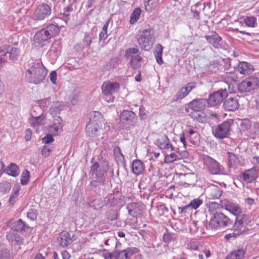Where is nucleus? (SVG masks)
<instances>
[{
    "instance_id": "nucleus-8",
    "label": "nucleus",
    "mask_w": 259,
    "mask_h": 259,
    "mask_svg": "<svg viewBox=\"0 0 259 259\" xmlns=\"http://www.w3.org/2000/svg\"><path fill=\"white\" fill-rule=\"evenodd\" d=\"M203 164L206 167L208 171L212 175H218L221 173V168L219 163L208 155L203 157Z\"/></svg>"
},
{
    "instance_id": "nucleus-48",
    "label": "nucleus",
    "mask_w": 259,
    "mask_h": 259,
    "mask_svg": "<svg viewBox=\"0 0 259 259\" xmlns=\"http://www.w3.org/2000/svg\"><path fill=\"white\" fill-rule=\"evenodd\" d=\"M203 201L199 198L193 200L189 204L188 206L192 208L197 209L202 203Z\"/></svg>"
},
{
    "instance_id": "nucleus-36",
    "label": "nucleus",
    "mask_w": 259,
    "mask_h": 259,
    "mask_svg": "<svg viewBox=\"0 0 259 259\" xmlns=\"http://www.w3.org/2000/svg\"><path fill=\"white\" fill-rule=\"evenodd\" d=\"M141 14V10L139 8H137L134 10L130 16V23L135 24L139 20Z\"/></svg>"
},
{
    "instance_id": "nucleus-46",
    "label": "nucleus",
    "mask_w": 259,
    "mask_h": 259,
    "mask_svg": "<svg viewBox=\"0 0 259 259\" xmlns=\"http://www.w3.org/2000/svg\"><path fill=\"white\" fill-rule=\"evenodd\" d=\"M9 54L10 59L12 61H15L17 60L19 54V50L17 48H13L12 46H11V49H10Z\"/></svg>"
},
{
    "instance_id": "nucleus-24",
    "label": "nucleus",
    "mask_w": 259,
    "mask_h": 259,
    "mask_svg": "<svg viewBox=\"0 0 259 259\" xmlns=\"http://www.w3.org/2000/svg\"><path fill=\"white\" fill-rule=\"evenodd\" d=\"M61 246L66 247L72 242V237L68 232H63L58 238Z\"/></svg>"
},
{
    "instance_id": "nucleus-44",
    "label": "nucleus",
    "mask_w": 259,
    "mask_h": 259,
    "mask_svg": "<svg viewBox=\"0 0 259 259\" xmlns=\"http://www.w3.org/2000/svg\"><path fill=\"white\" fill-rule=\"evenodd\" d=\"M180 157L178 155L175 153H171L169 155H167L165 156V162L166 163H171L177 159H180Z\"/></svg>"
},
{
    "instance_id": "nucleus-25",
    "label": "nucleus",
    "mask_w": 259,
    "mask_h": 259,
    "mask_svg": "<svg viewBox=\"0 0 259 259\" xmlns=\"http://www.w3.org/2000/svg\"><path fill=\"white\" fill-rule=\"evenodd\" d=\"M46 117L44 114L37 117H32L29 119V123L32 127H37L46 124Z\"/></svg>"
},
{
    "instance_id": "nucleus-39",
    "label": "nucleus",
    "mask_w": 259,
    "mask_h": 259,
    "mask_svg": "<svg viewBox=\"0 0 259 259\" xmlns=\"http://www.w3.org/2000/svg\"><path fill=\"white\" fill-rule=\"evenodd\" d=\"M7 239L10 242L16 241L17 243H21L22 239L14 232H10L7 235Z\"/></svg>"
},
{
    "instance_id": "nucleus-34",
    "label": "nucleus",
    "mask_w": 259,
    "mask_h": 259,
    "mask_svg": "<svg viewBox=\"0 0 259 259\" xmlns=\"http://www.w3.org/2000/svg\"><path fill=\"white\" fill-rule=\"evenodd\" d=\"M120 62V60L117 58L111 59L104 66V68L105 70H110L117 67Z\"/></svg>"
},
{
    "instance_id": "nucleus-40",
    "label": "nucleus",
    "mask_w": 259,
    "mask_h": 259,
    "mask_svg": "<svg viewBox=\"0 0 259 259\" xmlns=\"http://www.w3.org/2000/svg\"><path fill=\"white\" fill-rule=\"evenodd\" d=\"M244 21L248 27H254L257 24L256 18L254 16L247 17L244 19Z\"/></svg>"
},
{
    "instance_id": "nucleus-1",
    "label": "nucleus",
    "mask_w": 259,
    "mask_h": 259,
    "mask_svg": "<svg viewBox=\"0 0 259 259\" xmlns=\"http://www.w3.org/2000/svg\"><path fill=\"white\" fill-rule=\"evenodd\" d=\"M24 67L26 70V80L30 83L40 84L44 81L48 73V70L42 63L33 59L25 63Z\"/></svg>"
},
{
    "instance_id": "nucleus-31",
    "label": "nucleus",
    "mask_w": 259,
    "mask_h": 259,
    "mask_svg": "<svg viewBox=\"0 0 259 259\" xmlns=\"http://www.w3.org/2000/svg\"><path fill=\"white\" fill-rule=\"evenodd\" d=\"M245 252L243 249L234 250L229 253L226 259H241L244 255Z\"/></svg>"
},
{
    "instance_id": "nucleus-18",
    "label": "nucleus",
    "mask_w": 259,
    "mask_h": 259,
    "mask_svg": "<svg viewBox=\"0 0 259 259\" xmlns=\"http://www.w3.org/2000/svg\"><path fill=\"white\" fill-rule=\"evenodd\" d=\"M258 177L257 170L255 167L246 170L242 174L241 178L247 183H251Z\"/></svg>"
},
{
    "instance_id": "nucleus-61",
    "label": "nucleus",
    "mask_w": 259,
    "mask_h": 259,
    "mask_svg": "<svg viewBox=\"0 0 259 259\" xmlns=\"http://www.w3.org/2000/svg\"><path fill=\"white\" fill-rule=\"evenodd\" d=\"M114 154L116 156H118L120 155L121 157L124 159V156L122 153H121V151L120 148L118 146L115 147L113 149Z\"/></svg>"
},
{
    "instance_id": "nucleus-58",
    "label": "nucleus",
    "mask_w": 259,
    "mask_h": 259,
    "mask_svg": "<svg viewBox=\"0 0 259 259\" xmlns=\"http://www.w3.org/2000/svg\"><path fill=\"white\" fill-rule=\"evenodd\" d=\"M57 73L55 71H53L50 73V78L52 82L56 84L57 83Z\"/></svg>"
},
{
    "instance_id": "nucleus-56",
    "label": "nucleus",
    "mask_w": 259,
    "mask_h": 259,
    "mask_svg": "<svg viewBox=\"0 0 259 259\" xmlns=\"http://www.w3.org/2000/svg\"><path fill=\"white\" fill-rule=\"evenodd\" d=\"M54 139L52 135H47L45 137L42 139V142L45 144H49L54 141Z\"/></svg>"
},
{
    "instance_id": "nucleus-47",
    "label": "nucleus",
    "mask_w": 259,
    "mask_h": 259,
    "mask_svg": "<svg viewBox=\"0 0 259 259\" xmlns=\"http://www.w3.org/2000/svg\"><path fill=\"white\" fill-rule=\"evenodd\" d=\"M92 42V37L88 33H85L82 40V48L89 47Z\"/></svg>"
},
{
    "instance_id": "nucleus-6",
    "label": "nucleus",
    "mask_w": 259,
    "mask_h": 259,
    "mask_svg": "<svg viewBox=\"0 0 259 259\" xmlns=\"http://www.w3.org/2000/svg\"><path fill=\"white\" fill-rule=\"evenodd\" d=\"M60 32L58 25L51 24L36 33V36L41 41H46L57 35Z\"/></svg>"
},
{
    "instance_id": "nucleus-22",
    "label": "nucleus",
    "mask_w": 259,
    "mask_h": 259,
    "mask_svg": "<svg viewBox=\"0 0 259 259\" xmlns=\"http://www.w3.org/2000/svg\"><path fill=\"white\" fill-rule=\"evenodd\" d=\"M244 217L243 215H238L236 217L235 223L233 226V230L236 233H239V235L244 233L242 229L244 226Z\"/></svg>"
},
{
    "instance_id": "nucleus-52",
    "label": "nucleus",
    "mask_w": 259,
    "mask_h": 259,
    "mask_svg": "<svg viewBox=\"0 0 259 259\" xmlns=\"http://www.w3.org/2000/svg\"><path fill=\"white\" fill-rule=\"evenodd\" d=\"M52 150L51 148H49L48 146H44L41 150V153L42 155L47 157L50 156L51 153L52 152Z\"/></svg>"
},
{
    "instance_id": "nucleus-5",
    "label": "nucleus",
    "mask_w": 259,
    "mask_h": 259,
    "mask_svg": "<svg viewBox=\"0 0 259 259\" xmlns=\"http://www.w3.org/2000/svg\"><path fill=\"white\" fill-rule=\"evenodd\" d=\"M259 87V78L251 76L242 80L238 85V90L240 93H250Z\"/></svg>"
},
{
    "instance_id": "nucleus-17",
    "label": "nucleus",
    "mask_w": 259,
    "mask_h": 259,
    "mask_svg": "<svg viewBox=\"0 0 259 259\" xmlns=\"http://www.w3.org/2000/svg\"><path fill=\"white\" fill-rule=\"evenodd\" d=\"M224 108L228 111H233L237 109L239 106L237 98H229L226 100L223 104Z\"/></svg>"
},
{
    "instance_id": "nucleus-51",
    "label": "nucleus",
    "mask_w": 259,
    "mask_h": 259,
    "mask_svg": "<svg viewBox=\"0 0 259 259\" xmlns=\"http://www.w3.org/2000/svg\"><path fill=\"white\" fill-rule=\"evenodd\" d=\"M117 215V212L115 210H110L106 214L107 219L111 221L116 220Z\"/></svg>"
},
{
    "instance_id": "nucleus-62",
    "label": "nucleus",
    "mask_w": 259,
    "mask_h": 259,
    "mask_svg": "<svg viewBox=\"0 0 259 259\" xmlns=\"http://www.w3.org/2000/svg\"><path fill=\"white\" fill-rule=\"evenodd\" d=\"M240 125L242 127L247 129L250 126L249 120L247 119H244L242 120Z\"/></svg>"
},
{
    "instance_id": "nucleus-11",
    "label": "nucleus",
    "mask_w": 259,
    "mask_h": 259,
    "mask_svg": "<svg viewBox=\"0 0 259 259\" xmlns=\"http://www.w3.org/2000/svg\"><path fill=\"white\" fill-rule=\"evenodd\" d=\"M120 84L117 82L106 81L103 83L101 86L102 93L105 96H111L118 92Z\"/></svg>"
},
{
    "instance_id": "nucleus-28",
    "label": "nucleus",
    "mask_w": 259,
    "mask_h": 259,
    "mask_svg": "<svg viewBox=\"0 0 259 259\" xmlns=\"http://www.w3.org/2000/svg\"><path fill=\"white\" fill-rule=\"evenodd\" d=\"M135 253V248H127L121 251H117L118 259H129Z\"/></svg>"
},
{
    "instance_id": "nucleus-41",
    "label": "nucleus",
    "mask_w": 259,
    "mask_h": 259,
    "mask_svg": "<svg viewBox=\"0 0 259 259\" xmlns=\"http://www.w3.org/2000/svg\"><path fill=\"white\" fill-rule=\"evenodd\" d=\"M139 53V50L137 48H131L127 49L125 51V56L127 58H131V59L135 57V55Z\"/></svg>"
},
{
    "instance_id": "nucleus-23",
    "label": "nucleus",
    "mask_w": 259,
    "mask_h": 259,
    "mask_svg": "<svg viewBox=\"0 0 259 259\" xmlns=\"http://www.w3.org/2000/svg\"><path fill=\"white\" fill-rule=\"evenodd\" d=\"M225 209L230 211L231 213L235 215H239L241 212V209L238 204L231 202H227L224 203L223 206Z\"/></svg>"
},
{
    "instance_id": "nucleus-27",
    "label": "nucleus",
    "mask_w": 259,
    "mask_h": 259,
    "mask_svg": "<svg viewBox=\"0 0 259 259\" xmlns=\"http://www.w3.org/2000/svg\"><path fill=\"white\" fill-rule=\"evenodd\" d=\"M190 115L193 119L199 122L205 123L207 121L206 115L202 110L192 111Z\"/></svg>"
},
{
    "instance_id": "nucleus-4",
    "label": "nucleus",
    "mask_w": 259,
    "mask_h": 259,
    "mask_svg": "<svg viewBox=\"0 0 259 259\" xmlns=\"http://www.w3.org/2000/svg\"><path fill=\"white\" fill-rule=\"evenodd\" d=\"M232 221L226 215L222 212H215L211 218L209 227L211 229H217L219 228H225L231 225Z\"/></svg>"
},
{
    "instance_id": "nucleus-20",
    "label": "nucleus",
    "mask_w": 259,
    "mask_h": 259,
    "mask_svg": "<svg viewBox=\"0 0 259 259\" xmlns=\"http://www.w3.org/2000/svg\"><path fill=\"white\" fill-rule=\"evenodd\" d=\"M222 194V190L217 186L212 185L207 188V195L209 199H218Z\"/></svg>"
},
{
    "instance_id": "nucleus-63",
    "label": "nucleus",
    "mask_w": 259,
    "mask_h": 259,
    "mask_svg": "<svg viewBox=\"0 0 259 259\" xmlns=\"http://www.w3.org/2000/svg\"><path fill=\"white\" fill-rule=\"evenodd\" d=\"M25 139L26 141H29L30 140L32 135V131L30 128H27L25 131Z\"/></svg>"
},
{
    "instance_id": "nucleus-14",
    "label": "nucleus",
    "mask_w": 259,
    "mask_h": 259,
    "mask_svg": "<svg viewBox=\"0 0 259 259\" xmlns=\"http://www.w3.org/2000/svg\"><path fill=\"white\" fill-rule=\"evenodd\" d=\"M197 83L195 82H190L188 83L186 86L182 88L176 95L177 99H181L188 95L189 93L193 89L196 88Z\"/></svg>"
},
{
    "instance_id": "nucleus-30",
    "label": "nucleus",
    "mask_w": 259,
    "mask_h": 259,
    "mask_svg": "<svg viewBox=\"0 0 259 259\" xmlns=\"http://www.w3.org/2000/svg\"><path fill=\"white\" fill-rule=\"evenodd\" d=\"M143 59L139 55H136L132 58L130 62L131 67L134 69H137L141 67Z\"/></svg>"
},
{
    "instance_id": "nucleus-60",
    "label": "nucleus",
    "mask_w": 259,
    "mask_h": 259,
    "mask_svg": "<svg viewBox=\"0 0 259 259\" xmlns=\"http://www.w3.org/2000/svg\"><path fill=\"white\" fill-rule=\"evenodd\" d=\"M73 11V5L70 4V5H68V6H67L65 8V11H64L63 14L64 16H68L69 15V13L71 12H72Z\"/></svg>"
},
{
    "instance_id": "nucleus-12",
    "label": "nucleus",
    "mask_w": 259,
    "mask_h": 259,
    "mask_svg": "<svg viewBox=\"0 0 259 259\" xmlns=\"http://www.w3.org/2000/svg\"><path fill=\"white\" fill-rule=\"evenodd\" d=\"M120 120L127 124L134 125L137 121V116L132 111L124 110L121 114Z\"/></svg>"
},
{
    "instance_id": "nucleus-33",
    "label": "nucleus",
    "mask_w": 259,
    "mask_h": 259,
    "mask_svg": "<svg viewBox=\"0 0 259 259\" xmlns=\"http://www.w3.org/2000/svg\"><path fill=\"white\" fill-rule=\"evenodd\" d=\"M63 125L60 122L54 124L49 127V131L54 136L58 135L62 131Z\"/></svg>"
},
{
    "instance_id": "nucleus-19",
    "label": "nucleus",
    "mask_w": 259,
    "mask_h": 259,
    "mask_svg": "<svg viewBox=\"0 0 259 259\" xmlns=\"http://www.w3.org/2000/svg\"><path fill=\"white\" fill-rule=\"evenodd\" d=\"M129 214L136 217L140 214L143 210L142 206L138 202H132L128 204L126 206Z\"/></svg>"
},
{
    "instance_id": "nucleus-38",
    "label": "nucleus",
    "mask_w": 259,
    "mask_h": 259,
    "mask_svg": "<svg viewBox=\"0 0 259 259\" xmlns=\"http://www.w3.org/2000/svg\"><path fill=\"white\" fill-rule=\"evenodd\" d=\"M158 0H148L145 3V9L148 12H151L157 6Z\"/></svg>"
},
{
    "instance_id": "nucleus-45",
    "label": "nucleus",
    "mask_w": 259,
    "mask_h": 259,
    "mask_svg": "<svg viewBox=\"0 0 259 259\" xmlns=\"http://www.w3.org/2000/svg\"><path fill=\"white\" fill-rule=\"evenodd\" d=\"M105 201L106 202V205L109 207L113 206L118 203V200L113 197L112 195L106 198Z\"/></svg>"
},
{
    "instance_id": "nucleus-29",
    "label": "nucleus",
    "mask_w": 259,
    "mask_h": 259,
    "mask_svg": "<svg viewBox=\"0 0 259 259\" xmlns=\"http://www.w3.org/2000/svg\"><path fill=\"white\" fill-rule=\"evenodd\" d=\"M98 130L99 125L97 124H94L93 123L91 122L86 125L87 134L90 137L98 136Z\"/></svg>"
},
{
    "instance_id": "nucleus-43",
    "label": "nucleus",
    "mask_w": 259,
    "mask_h": 259,
    "mask_svg": "<svg viewBox=\"0 0 259 259\" xmlns=\"http://www.w3.org/2000/svg\"><path fill=\"white\" fill-rule=\"evenodd\" d=\"M21 183L23 185L27 184L30 177V173L28 170H24L21 176Z\"/></svg>"
},
{
    "instance_id": "nucleus-49",
    "label": "nucleus",
    "mask_w": 259,
    "mask_h": 259,
    "mask_svg": "<svg viewBox=\"0 0 259 259\" xmlns=\"http://www.w3.org/2000/svg\"><path fill=\"white\" fill-rule=\"evenodd\" d=\"M11 49V46L9 45H5L0 47V55L4 56L7 54L9 53Z\"/></svg>"
},
{
    "instance_id": "nucleus-42",
    "label": "nucleus",
    "mask_w": 259,
    "mask_h": 259,
    "mask_svg": "<svg viewBox=\"0 0 259 259\" xmlns=\"http://www.w3.org/2000/svg\"><path fill=\"white\" fill-rule=\"evenodd\" d=\"M62 108L61 107V105L59 103H54L52 105L50 111H51V113L53 115V116H57L58 114L60 113L61 111Z\"/></svg>"
},
{
    "instance_id": "nucleus-53",
    "label": "nucleus",
    "mask_w": 259,
    "mask_h": 259,
    "mask_svg": "<svg viewBox=\"0 0 259 259\" xmlns=\"http://www.w3.org/2000/svg\"><path fill=\"white\" fill-rule=\"evenodd\" d=\"M104 256L105 259H118L117 251L106 253Z\"/></svg>"
},
{
    "instance_id": "nucleus-15",
    "label": "nucleus",
    "mask_w": 259,
    "mask_h": 259,
    "mask_svg": "<svg viewBox=\"0 0 259 259\" xmlns=\"http://www.w3.org/2000/svg\"><path fill=\"white\" fill-rule=\"evenodd\" d=\"M236 70L241 74L248 75L254 71V68L252 65L248 62L243 61L239 63Z\"/></svg>"
},
{
    "instance_id": "nucleus-59",
    "label": "nucleus",
    "mask_w": 259,
    "mask_h": 259,
    "mask_svg": "<svg viewBox=\"0 0 259 259\" xmlns=\"http://www.w3.org/2000/svg\"><path fill=\"white\" fill-rule=\"evenodd\" d=\"M139 116L141 119H145L146 118L147 114L145 109L143 107H141L139 109Z\"/></svg>"
},
{
    "instance_id": "nucleus-55",
    "label": "nucleus",
    "mask_w": 259,
    "mask_h": 259,
    "mask_svg": "<svg viewBox=\"0 0 259 259\" xmlns=\"http://www.w3.org/2000/svg\"><path fill=\"white\" fill-rule=\"evenodd\" d=\"M163 53V47L160 44H157L154 51L155 56H162Z\"/></svg>"
},
{
    "instance_id": "nucleus-16",
    "label": "nucleus",
    "mask_w": 259,
    "mask_h": 259,
    "mask_svg": "<svg viewBox=\"0 0 259 259\" xmlns=\"http://www.w3.org/2000/svg\"><path fill=\"white\" fill-rule=\"evenodd\" d=\"M207 103V100L204 99H195L189 103V108L193 111H201L205 107L206 104Z\"/></svg>"
},
{
    "instance_id": "nucleus-54",
    "label": "nucleus",
    "mask_w": 259,
    "mask_h": 259,
    "mask_svg": "<svg viewBox=\"0 0 259 259\" xmlns=\"http://www.w3.org/2000/svg\"><path fill=\"white\" fill-rule=\"evenodd\" d=\"M27 217L32 221L35 220L37 218L36 210L30 209L28 211Z\"/></svg>"
},
{
    "instance_id": "nucleus-7",
    "label": "nucleus",
    "mask_w": 259,
    "mask_h": 259,
    "mask_svg": "<svg viewBox=\"0 0 259 259\" xmlns=\"http://www.w3.org/2000/svg\"><path fill=\"white\" fill-rule=\"evenodd\" d=\"M52 10L50 7L47 4L38 5L34 11L32 18L35 20H44L51 15Z\"/></svg>"
},
{
    "instance_id": "nucleus-13",
    "label": "nucleus",
    "mask_w": 259,
    "mask_h": 259,
    "mask_svg": "<svg viewBox=\"0 0 259 259\" xmlns=\"http://www.w3.org/2000/svg\"><path fill=\"white\" fill-rule=\"evenodd\" d=\"M156 142L157 146L164 151H168L170 149L171 151L174 150L172 145L166 135H161Z\"/></svg>"
},
{
    "instance_id": "nucleus-64",
    "label": "nucleus",
    "mask_w": 259,
    "mask_h": 259,
    "mask_svg": "<svg viewBox=\"0 0 259 259\" xmlns=\"http://www.w3.org/2000/svg\"><path fill=\"white\" fill-rule=\"evenodd\" d=\"M172 235L170 233L164 234L163 236V240L165 242H169L172 239Z\"/></svg>"
},
{
    "instance_id": "nucleus-10",
    "label": "nucleus",
    "mask_w": 259,
    "mask_h": 259,
    "mask_svg": "<svg viewBox=\"0 0 259 259\" xmlns=\"http://www.w3.org/2000/svg\"><path fill=\"white\" fill-rule=\"evenodd\" d=\"M231 123L230 121H225L218 125L213 132L215 137L218 139H224L227 138L230 132Z\"/></svg>"
},
{
    "instance_id": "nucleus-35",
    "label": "nucleus",
    "mask_w": 259,
    "mask_h": 259,
    "mask_svg": "<svg viewBox=\"0 0 259 259\" xmlns=\"http://www.w3.org/2000/svg\"><path fill=\"white\" fill-rule=\"evenodd\" d=\"M7 174L16 177L19 174V169L18 166L15 163H12L7 169Z\"/></svg>"
},
{
    "instance_id": "nucleus-9",
    "label": "nucleus",
    "mask_w": 259,
    "mask_h": 259,
    "mask_svg": "<svg viewBox=\"0 0 259 259\" xmlns=\"http://www.w3.org/2000/svg\"><path fill=\"white\" fill-rule=\"evenodd\" d=\"M227 96L228 92L226 89L219 90L209 95L207 103L211 106L220 104Z\"/></svg>"
},
{
    "instance_id": "nucleus-37",
    "label": "nucleus",
    "mask_w": 259,
    "mask_h": 259,
    "mask_svg": "<svg viewBox=\"0 0 259 259\" xmlns=\"http://www.w3.org/2000/svg\"><path fill=\"white\" fill-rule=\"evenodd\" d=\"M12 229L16 231H21L25 230V225L21 219L14 222L12 224Z\"/></svg>"
},
{
    "instance_id": "nucleus-50",
    "label": "nucleus",
    "mask_w": 259,
    "mask_h": 259,
    "mask_svg": "<svg viewBox=\"0 0 259 259\" xmlns=\"http://www.w3.org/2000/svg\"><path fill=\"white\" fill-rule=\"evenodd\" d=\"M220 65V62L217 60H214L209 64L208 66L209 70L211 72H215L218 69V67Z\"/></svg>"
},
{
    "instance_id": "nucleus-26",
    "label": "nucleus",
    "mask_w": 259,
    "mask_h": 259,
    "mask_svg": "<svg viewBox=\"0 0 259 259\" xmlns=\"http://www.w3.org/2000/svg\"><path fill=\"white\" fill-rule=\"evenodd\" d=\"M145 169L144 163L139 159L134 160L132 163V171L136 175L141 174Z\"/></svg>"
},
{
    "instance_id": "nucleus-2",
    "label": "nucleus",
    "mask_w": 259,
    "mask_h": 259,
    "mask_svg": "<svg viewBox=\"0 0 259 259\" xmlns=\"http://www.w3.org/2000/svg\"><path fill=\"white\" fill-rule=\"evenodd\" d=\"M106 170L103 165H99L98 162H95L91 166L90 174L92 177L91 185L94 187L103 186L105 183L104 175Z\"/></svg>"
},
{
    "instance_id": "nucleus-21",
    "label": "nucleus",
    "mask_w": 259,
    "mask_h": 259,
    "mask_svg": "<svg viewBox=\"0 0 259 259\" xmlns=\"http://www.w3.org/2000/svg\"><path fill=\"white\" fill-rule=\"evenodd\" d=\"M210 34V35H205V38L209 44L217 49L220 46V42L221 41L222 38L214 31L211 32Z\"/></svg>"
},
{
    "instance_id": "nucleus-32",
    "label": "nucleus",
    "mask_w": 259,
    "mask_h": 259,
    "mask_svg": "<svg viewBox=\"0 0 259 259\" xmlns=\"http://www.w3.org/2000/svg\"><path fill=\"white\" fill-rule=\"evenodd\" d=\"M228 164L230 167H235L238 165L239 159L238 157L232 152H228Z\"/></svg>"
},
{
    "instance_id": "nucleus-3",
    "label": "nucleus",
    "mask_w": 259,
    "mask_h": 259,
    "mask_svg": "<svg viewBox=\"0 0 259 259\" xmlns=\"http://www.w3.org/2000/svg\"><path fill=\"white\" fill-rule=\"evenodd\" d=\"M140 35L138 38V42L142 49L149 50L152 46L154 41V30L148 26L147 28L144 29L140 31Z\"/></svg>"
},
{
    "instance_id": "nucleus-57",
    "label": "nucleus",
    "mask_w": 259,
    "mask_h": 259,
    "mask_svg": "<svg viewBox=\"0 0 259 259\" xmlns=\"http://www.w3.org/2000/svg\"><path fill=\"white\" fill-rule=\"evenodd\" d=\"M0 259H10V255L7 250H0Z\"/></svg>"
}]
</instances>
